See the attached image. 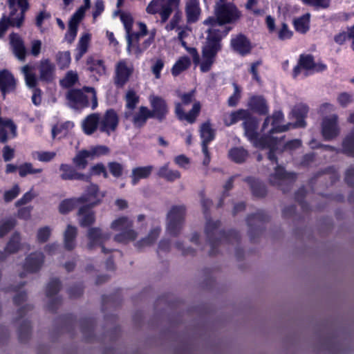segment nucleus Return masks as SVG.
Returning <instances> with one entry per match:
<instances>
[{
    "label": "nucleus",
    "mask_w": 354,
    "mask_h": 354,
    "mask_svg": "<svg viewBox=\"0 0 354 354\" xmlns=\"http://www.w3.org/2000/svg\"><path fill=\"white\" fill-rule=\"evenodd\" d=\"M194 90L190 92L181 93L177 92L178 97L182 102H175V113L180 121L185 120L188 123H194L199 115L201 105L199 101L195 99Z\"/></svg>",
    "instance_id": "obj_1"
},
{
    "label": "nucleus",
    "mask_w": 354,
    "mask_h": 354,
    "mask_svg": "<svg viewBox=\"0 0 354 354\" xmlns=\"http://www.w3.org/2000/svg\"><path fill=\"white\" fill-rule=\"evenodd\" d=\"M68 105L74 109H82L90 106L91 100V109L97 106V97L95 88L90 86H84L82 89L72 88L68 91L66 95Z\"/></svg>",
    "instance_id": "obj_2"
},
{
    "label": "nucleus",
    "mask_w": 354,
    "mask_h": 354,
    "mask_svg": "<svg viewBox=\"0 0 354 354\" xmlns=\"http://www.w3.org/2000/svg\"><path fill=\"white\" fill-rule=\"evenodd\" d=\"M186 214L183 205H174L167 214L166 232L172 236H178L183 229Z\"/></svg>",
    "instance_id": "obj_3"
},
{
    "label": "nucleus",
    "mask_w": 354,
    "mask_h": 354,
    "mask_svg": "<svg viewBox=\"0 0 354 354\" xmlns=\"http://www.w3.org/2000/svg\"><path fill=\"white\" fill-rule=\"evenodd\" d=\"M110 227L114 231H120L114 236V240L118 243L132 241L138 236V233L132 229L133 221L126 216L114 220L111 223Z\"/></svg>",
    "instance_id": "obj_4"
},
{
    "label": "nucleus",
    "mask_w": 354,
    "mask_h": 354,
    "mask_svg": "<svg viewBox=\"0 0 354 354\" xmlns=\"http://www.w3.org/2000/svg\"><path fill=\"white\" fill-rule=\"evenodd\" d=\"M180 0H152L146 8L147 13L154 15L158 13L161 21L165 23L171 12L178 8Z\"/></svg>",
    "instance_id": "obj_5"
},
{
    "label": "nucleus",
    "mask_w": 354,
    "mask_h": 354,
    "mask_svg": "<svg viewBox=\"0 0 354 354\" xmlns=\"http://www.w3.org/2000/svg\"><path fill=\"white\" fill-rule=\"evenodd\" d=\"M87 243L86 248L91 251L97 247H100L104 253H108L109 250L106 249L104 244L110 239L111 234L105 232L100 227H90L86 231Z\"/></svg>",
    "instance_id": "obj_6"
},
{
    "label": "nucleus",
    "mask_w": 354,
    "mask_h": 354,
    "mask_svg": "<svg viewBox=\"0 0 354 354\" xmlns=\"http://www.w3.org/2000/svg\"><path fill=\"white\" fill-rule=\"evenodd\" d=\"M295 178L294 173L286 172L283 167L277 166L274 173L270 176L269 181L270 184L279 187L285 193L289 191Z\"/></svg>",
    "instance_id": "obj_7"
},
{
    "label": "nucleus",
    "mask_w": 354,
    "mask_h": 354,
    "mask_svg": "<svg viewBox=\"0 0 354 354\" xmlns=\"http://www.w3.org/2000/svg\"><path fill=\"white\" fill-rule=\"evenodd\" d=\"M215 16L220 19V24H224L233 23L241 17V12L232 3H223L218 2L214 8Z\"/></svg>",
    "instance_id": "obj_8"
},
{
    "label": "nucleus",
    "mask_w": 354,
    "mask_h": 354,
    "mask_svg": "<svg viewBox=\"0 0 354 354\" xmlns=\"http://www.w3.org/2000/svg\"><path fill=\"white\" fill-rule=\"evenodd\" d=\"M221 48V43H216L212 40L205 42L203 48L202 62L200 64V68L203 73H207L211 69L215 62L216 54Z\"/></svg>",
    "instance_id": "obj_9"
},
{
    "label": "nucleus",
    "mask_w": 354,
    "mask_h": 354,
    "mask_svg": "<svg viewBox=\"0 0 354 354\" xmlns=\"http://www.w3.org/2000/svg\"><path fill=\"white\" fill-rule=\"evenodd\" d=\"M203 24L209 26L207 30L206 41L212 40L216 43H221L222 37L230 31V28L223 27V24H220V19L217 16L209 17L203 21Z\"/></svg>",
    "instance_id": "obj_10"
},
{
    "label": "nucleus",
    "mask_w": 354,
    "mask_h": 354,
    "mask_svg": "<svg viewBox=\"0 0 354 354\" xmlns=\"http://www.w3.org/2000/svg\"><path fill=\"white\" fill-rule=\"evenodd\" d=\"M133 66L126 59L118 61L115 66L113 81L118 88H122L133 73Z\"/></svg>",
    "instance_id": "obj_11"
},
{
    "label": "nucleus",
    "mask_w": 354,
    "mask_h": 354,
    "mask_svg": "<svg viewBox=\"0 0 354 354\" xmlns=\"http://www.w3.org/2000/svg\"><path fill=\"white\" fill-rule=\"evenodd\" d=\"M149 102L151 109L149 110L151 118H156L159 122L166 119L169 113V107L166 101L161 97L151 95Z\"/></svg>",
    "instance_id": "obj_12"
},
{
    "label": "nucleus",
    "mask_w": 354,
    "mask_h": 354,
    "mask_svg": "<svg viewBox=\"0 0 354 354\" xmlns=\"http://www.w3.org/2000/svg\"><path fill=\"white\" fill-rule=\"evenodd\" d=\"M104 192H100L97 185L91 183L85 189L84 194L79 197L82 204L88 205L95 207L101 203L102 198L105 196Z\"/></svg>",
    "instance_id": "obj_13"
},
{
    "label": "nucleus",
    "mask_w": 354,
    "mask_h": 354,
    "mask_svg": "<svg viewBox=\"0 0 354 354\" xmlns=\"http://www.w3.org/2000/svg\"><path fill=\"white\" fill-rule=\"evenodd\" d=\"M337 115H331L323 118L322 122V134L326 140H331L339 134Z\"/></svg>",
    "instance_id": "obj_14"
},
{
    "label": "nucleus",
    "mask_w": 354,
    "mask_h": 354,
    "mask_svg": "<svg viewBox=\"0 0 354 354\" xmlns=\"http://www.w3.org/2000/svg\"><path fill=\"white\" fill-rule=\"evenodd\" d=\"M118 122L116 112L113 109H109L104 115H100V131L109 136L116 130Z\"/></svg>",
    "instance_id": "obj_15"
},
{
    "label": "nucleus",
    "mask_w": 354,
    "mask_h": 354,
    "mask_svg": "<svg viewBox=\"0 0 354 354\" xmlns=\"http://www.w3.org/2000/svg\"><path fill=\"white\" fill-rule=\"evenodd\" d=\"M91 207L88 205H82L79 207L77 216L78 223L82 227H91L96 221L95 212L92 210Z\"/></svg>",
    "instance_id": "obj_16"
},
{
    "label": "nucleus",
    "mask_w": 354,
    "mask_h": 354,
    "mask_svg": "<svg viewBox=\"0 0 354 354\" xmlns=\"http://www.w3.org/2000/svg\"><path fill=\"white\" fill-rule=\"evenodd\" d=\"M266 219V216L263 212H258L248 218V234L251 240L254 239L255 236L259 235L261 232V226Z\"/></svg>",
    "instance_id": "obj_17"
},
{
    "label": "nucleus",
    "mask_w": 354,
    "mask_h": 354,
    "mask_svg": "<svg viewBox=\"0 0 354 354\" xmlns=\"http://www.w3.org/2000/svg\"><path fill=\"white\" fill-rule=\"evenodd\" d=\"M10 45L15 56L21 62H24L27 50L24 41L19 35L12 32L9 35Z\"/></svg>",
    "instance_id": "obj_18"
},
{
    "label": "nucleus",
    "mask_w": 354,
    "mask_h": 354,
    "mask_svg": "<svg viewBox=\"0 0 354 354\" xmlns=\"http://www.w3.org/2000/svg\"><path fill=\"white\" fill-rule=\"evenodd\" d=\"M16 84V80L11 72L7 69L0 71V91L3 98L7 93L15 91Z\"/></svg>",
    "instance_id": "obj_19"
},
{
    "label": "nucleus",
    "mask_w": 354,
    "mask_h": 354,
    "mask_svg": "<svg viewBox=\"0 0 354 354\" xmlns=\"http://www.w3.org/2000/svg\"><path fill=\"white\" fill-rule=\"evenodd\" d=\"M44 261V255L42 252H32L26 257L24 264V268L28 272H36L41 269Z\"/></svg>",
    "instance_id": "obj_20"
},
{
    "label": "nucleus",
    "mask_w": 354,
    "mask_h": 354,
    "mask_svg": "<svg viewBox=\"0 0 354 354\" xmlns=\"http://www.w3.org/2000/svg\"><path fill=\"white\" fill-rule=\"evenodd\" d=\"M185 12L187 24L197 22L201 14L199 0H186Z\"/></svg>",
    "instance_id": "obj_21"
},
{
    "label": "nucleus",
    "mask_w": 354,
    "mask_h": 354,
    "mask_svg": "<svg viewBox=\"0 0 354 354\" xmlns=\"http://www.w3.org/2000/svg\"><path fill=\"white\" fill-rule=\"evenodd\" d=\"M62 171L61 178L64 180H78L85 182H90L91 176L86 174L77 172L72 166L67 164H62L59 167Z\"/></svg>",
    "instance_id": "obj_22"
},
{
    "label": "nucleus",
    "mask_w": 354,
    "mask_h": 354,
    "mask_svg": "<svg viewBox=\"0 0 354 354\" xmlns=\"http://www.w3.org/2000/svg\"><path fill=\"white\" fill-rule=\"evenodd\" d=\"M258 120L256 118L252 117L250 113L243 123L245 130V135L247 138L257 146L259 144V139H257V129L258 127Z\"/></svg>",
    "instance_id": "obj_23"
},
{
    "label": "nucleus",
    "mask_w": 354,
    "mask_h": 354,
    "mask_svg": "<svg viewBox=\"0 0 354 354\" xmlns=\"http://www.w3.org/2000/svg\"><path fill=\"white\" fill-rule=\"evenodd\" d=\"M55 66L48 59H43L39 62V80L50 82L55 79Z\"/></svg>",
    "instance_id": "obj_24"
},
{
    "label": "nucleus",
    "mask_w": 354,
    "mask_h": 354,
    "mask_svg": "<svg viewBox=\"0 0 354 354\" xmlns=\"http://www.w3.org/2000/svg\"><path fill=\"white\" fill-rule=\"evenodd\" d=\"M100 114L98 113H91L82 122L83 131L86 135L93 134L97 129H100Z\"/></svg>",
    "instance_id": "obj_25"
},
{
    "label": "nucleus",
    "mask_w": 354,
    "mask_h": 354,
    "mask_svg": "<svg viewBox=\"0 0 354 354\" xmlns=\"http://www.w3.org/2000/svg\"><path fill=\"white\" fill-rule=\"evenodd\" d=\"M231 46L234 50L241 55L250 53L252 48L250 41L242 34H239L231 39Z\"/></svg>",
    "instance_id": "obj_26"
},
{
    "label": "nucleus",
    "mask_w": 354,
    "mask_h": 354,
    "mask_svg": "<svg viewBox=\"0 0 354 354\" xmlns=\"http://www.w3.org/2000/svg\"><path fill=\"white\" fill-rule=\"evenodd\" d=\"M220 225V222L216 221H207L205 232L207 236V239L209 242V245L211 248V250L209 251V254L211 255H214L216 253V251H214V248L217 245V241L214 240L213 238L216 236L218 228Z\"/></svg>",
    "instance_id": "obj_27"
},
{
    "label": "nucleus",
    "mask_w": 354,
    "mask_h": 354,
    "mask_svg": "<svg viewBox=\"0 0 354 354\" xmlns=\"http://www.w3.org/2000/svg\"><path fill=\"white\" fill-rule=\"evenodd\" d=\"M299 64L303 69L306 71L320 72L326 68V66L324 64L315 63L313 56L311 55H300Z\"/></svg>",
    "instance_id": "obj_28"
},
{
    "label": "nucleus",
    "mask_w": 354,
    "mask_h": 354,
    "mask_svg": "<svg viewBox=\"0 0 354 354\" xmlns=\"http://www.w3.org/2000/svg\"><path fill=\"white\" fill-rule=\"evenodd\" d=\"M269 117L271 118L272 120V128L269 130L270 134L286 131L292 126V123H288L286 125L279 124L283 119V115L281 111H275L272 116Z\"/></svg>",
    "instance_id": "obj_29"
},
{
    "label": "nucleus",
    "mask_w": 354,
    "mask_h": 354,
    "mask_svg": "<svg viewBox=\"0 0 354 354\" xmlns=\"http://www.w3.org/2000/svg\"><path fill=\"white\" fill-rule=\"evenodd\" d=\"M77 235V227L68 224L64 232V245L66 250H72L75 248Z\"/></svg>",
    "instance_id": "obj_30"
},
{
    "label": "nucleus",
    "mask_w": 354,
    "mask_h": 354,
    "mask_svg": "<svg viewBox=\"0 0 354 354\" xmlns=\"http://www.w3.org/2000/svg\"><path fill=\"white\" fill-rule=\"evenodd\" d=\"M153 169L152 165L137 167L132 169L131 174V184L136 185L141 179L147 178Z\"/></svg>",
    "instance_id": "obj_31"
},
{
    "label": "nucleus",
    "mask_w": 354,
    "mask_h": 354,
    "mask_svg": "<svg viewBox=\"0 0 354 354\" xmlns=\"http://www.w3.org/2000/svg\"><path fill=\"white\" fill-rule=\"evenodd\" d=\"M161 227L160 226L153 227L145 238L140 240L136 243V247L141 250L145 247L151 245L159 237Z\"/></svg>",
    "instance_id": "obj_32"
},
{
    "label": "nucleus",
    "mask_w": 354,
    "mask_h": 354,
    "mask_svg": "<svg viewBox=\"0 0 354 354\" xmlns=\"http://www.w3.org/2000/svg\"><path fill=\"white\" fill-rule=\"evenodd\" d=\"M308 106L305 104H297L292 110V113L294 117L297 119L295 123L292 124V127H304L306 122L304 118L306 117L308 113Z\"/></svg>",
    "instance_id": "obj_33"
},
{
    "label": "nucleus",
    "mask_w": 354,
    "mask_h": 354,
    "mask_svg": "<svg viewBox=\"0 0 354 354\" xmlns=\"http://www.w3.org/2000/svg\"><path fill=\"white\" fill-rule=\"evenodd\" d=\"M277 140L276 138L271 137L270 136H263L259 139V144L257 146L261 147H268L270 148V151L268 154V159L277 163V158L274 154V147L277 145Z\"/></svg>",
    "instance_id": "obj_34"
},
{
    "label": "nucleus",
    "mask_w": 354,
    "mask_h": 354,
    "mask_svg": "<svg viewBox=\"0 0 354 354\" xmlns=\"http://www.w3.org/2000/svg\"><path fill=\"white\" fill-rule=\"evenodd\" d=\"M151 118L149 109L146 106H140L132 118V122L136 127L140 128L145 124L148 118Z\"/></svg>",
    "instance_id": "obj_35"
},
{
    "label": "nucleus",
    "mask_w": 354,
    "mask_h": 354,
    "mask_svg": "<svg viewBox=\"0 0 354 354\" xmlns=\"http://www.w3.org/2000/svg\"><path fill=\"white\" fill-rule=\"evenodd\" d=\"M249 106L252 110L261 115H266L268 111L265 99L260 96L251 97L249 102Z\"/></svg>",
    "instance_id": "obj_36"
},
{
    "label": "nucleus",
    "mask_w": 354,
    "mask_h": 354,
    "mask_svg": "<svg viewBox=\"0 0 354 354\" xmlns=\"http://www.w3.org/2000/svg\"><path fill=\"white\" fill-rule=\"evenodd\" d=\"M126 107L129 110L125 112L124 117L128 119L132 115V111L136 107L139 102V97L136 95V92L133 90L127 91L126 96Z\"/></svg>",
    "instance_id": "obj_37"
},
{
    "label": "nucleus",
    "mask_w": 354,
    "mask_h": 354,
    "mask_svg": "<svg viewBox=\"0 0 354 354\" xmlns=\"http://www.w3.org/2000/svg\"><path fill=\"white\" fill-rule=\"evenodd\" d=\"M158 176L166 180L172 182L180 178V173L178 170H172L169 168V163H166L158 171Z\"/></svg>",
    "instance_id": "obj_38"
},
{
    "label": "nucleus",
    "mask_w": 354,
    "mask_h": 354,
    "mask_svg": "<svg viewBox=\"0 0 354 354\" xmlns=\"http://www.w3.org/2000/svg\"><path fill=\"white\" fill-rule=\"evenodd\" d=\"M33 67L29 64L24 66L21 71L24 75L25 82L29 88H35L37 84V79L33 73Z\"/></svg>",
    "instance_id": "obj_39"
},
{
    "label": "nucleus",
    "mask_w": 354,
    "mask_h": 354,
    "mask_svg": "<svg viewBox=\"0 0 354 354\" xmlns=\"http://www.w3.org/2000/svg\"><path fill=\"white\" fill-rule=\"evenodd\" d=\"M82 198H71L62 201L59 205V211L62 214H66L72 211L75 207L82 205L80 200Z\"/></svg>",
    "instance_id": "obj_40"
},
{
    "label": "nucleus",
    "mask_w": 354,
    "mask_h": 354,
    "mask_svg": "<svg viewBox=\"0 0 354 354\" xmlns=\"http://www.w3.org/2000/svg\"><path fill=\"white\" fill-rule=\"evenodd\" d=\"M310 15L306 13L294 20V26L297 32L305 34L308 31L310 28Z\"/></svg>",
    "instance_id": "obj_41"
},
{
    "label": "nucleus",
    "mask_w": 354,
    "mask_h": 354,
    "mask_svg": "<svg viewBox=\"0 0 354 354\" xmlns=\"http://www.w3.org/2000/svg\"><path fill=\"white\" fill-rule=\"evenodd\" d=\"M10 9L11 10V11L9 16L7 17L10 21V26L20 28L24 23L25 12L26 11L21 10V11L18 12L16 8H12Z\"/></svg>",
    "instance_id": "obj_42"
},
{
    "label": "nucleus",
    "mask_w": 354,
    "mask_h": 354,
    "mask_svg": "<svg viewBox=\"0 0 354 354\" xmlns=\"http://www.w3.org/2000/svg\"><path fill=\"white\" fill-rule=\"evenodd\" d=\"M228 155L234 162L242 163L246 160L248 153L243 147H234L229 151Z\"/></svg>",
    "instance_id": "obj_43"
},
{
    "label": "nucleus",
    "mask_w": 354,
    "mask_h": 354,
    "mask_svg": "<svg viewBox=\"0 0 354 354\" xmlns=\"http://www.w3.org/2000/svg\"><path fill=\"white\" fill-rule=\"evenodd\" d=\"M250 112L247 110L239 109L230 113L228 118H225V125L230 126L239 120H245L248 117Z\"/></svg>",
    "instance_id": "obj_44"
},
{
    "label": "nucleus",
    "mask_w": 354,
    "mask_h": 354,
    "mask_svg": "<svg viewBox=\"0 0 354 354\" xmlns=\"http://www.w3.org/2000/svg\"><path fill=\"white\" fill-rule=\"evenodd\" d=\"M87 158H91L88 150H82L73 158V162L77 168L84 169L88 164Z\"/></svg>",
    "instance_id": "obj_45"
},
{
    "label": "nucleus",
    "mask_w": 354,
    "mask_h": 354,
    "mask_svg": "<svg viewBox=\"0 0 354 354\" xmlns=\"http://www.w3.org/2000/svg\"><path fill=\"white\" fill-rule=\"evenodd\" d=\"M247 182L250 185L252 194L257 197H263L266 194V189L263 183L252 178H247Z\"/></svg>",
    "instance_id": "obj_46"
},
{
    "label": "nucleus",
    "mask_w": 354,
    "mask_h": 354,
    "mask_svg": "<svg viewBox=\"0 0 354 354\" xmlns=\"http://www.w3.org/2000/svg\"><path fill=\"white\" fill-rule=\"evenodd\" d=\"M191 65V61L187 57H180L171 68V73L174 76L178 75L181 72L187 69Z\"/></svg>",
    "instance_id": "obj_47"
},
{
    "label": "nucleus",
    "mask_w": 354,
    "mask_h": 354,
    "mask_svg": "<svg viewBox=\"0 0 354 354\" xmlns=\"http://www.w3.org/2000/svg\"><path fill=\"white\" fill-rule=\"evenodd\" d=\"M21 238L19 233L15 232L12 234L6 246V252L11 254L16 253L20 248Z\"/></svg>",
    "instance_id": "obj_48"
},
{
    "label": "nucleus",
    "mask_w": 354,
    "mask_h": 354,
    "mask_svg": "<svg viewBox=\"0 0 354 354\" xmlns=\"http://www.w3.org/2000/svg\"><path fill=\"white\" fill-rule=\"evenodd\" d=\"M201 137L202 142L209 143L214 138V131L209 122H205L201 127Z\"/></svg>",
    "instance_id": "obj_49"
},
{
    "label": "nucleus",
    "mask_w": 354,
    "mask_h": 354,
    "mask_svg": "<svg viewBox=\"0 0 354 354\" xmlns=\"http://www.w3.org/2000/svg\"><path fill=\"white\" fill-rule=\"evenodd\" d=\"M141 36L136 33H131V32H127V51L129 53L131 50H133L136 54V46H140L139 44V39Z\"/></svg>",
    "instance_id": "obj_50"
},
{
    "label": "nucleus",
    "mask_w": 354,
    "mask_h": 354,
    "mask_svg": "<svg viewBox=\"0 0 354 354\" xmlns=\"http://www.w3.org/2000/svg\"><path fill=\"white\" fill-rule=\"evenodd\" d=\"M90 40V35L88 34L84 35L78 42L77 50L78 51L75 56V59L79 60L83 55L87 51L88 46Z\"/></svg>",
    "instance_id": "obj_51"
},
{
    "label": "nucleus",
    "mask_w": 354,
    "mask_h": 354,
    "mask_svg": "<svg viewBox=\"0 0 354 354\" xmlns=\"http://www.w3.org/2000/svg\"><path fill=\"white\" fill-rule=\"evenodd\" d=\"M77 80V73L70 71L66 73L65 77L60 81V84L64 87L68 88L73 86Z\"/></svg>",
    "instance_id": "obj_52"
},
{
    "label": "nucleus",
    "mask_w": 354,
    "mask_h": 354,
    "mask_svg": "<svg viewBox=\"0 0 354 354\" xmlns=\"http://www.w3.org/2000/svg\"><path fill=\"white\" fill-rule=\"evenodd\" d=\"M56 60L60 68H67L71 63L70 52H59L56 55Z\"/></svg>",
    "instance_id": "obj_53"
},
{
    "label": "nucleus",
    "mask_w": 354,
    "mask_h": 354,
    "mask_svg": "<svg viewBox=\"0 0 354 354\" xmlns=\"http://www.w3.org/2000/svg\"><path fill=\"white\" fill-rule=\"evenodd\" d=\"M19 176L24 177L28 174H39L42 171V169H34L32 165L26 162L18 167Z\"/></svg>",
    "instance_id": "obj_54"
},
{
    "label": "nucleus",
    "mask_w": 354,
    "mask_h": 354,
    "mask_svg": "<svg viewBox=\"0 0 354 354\" xmlns=\"http://www.w3.org/2000/svg\"><path fill=\"white\" fill-rule=\"evenodd\" d=\"M343 150L346 153L354 156V129L344 140Z\"/></svg>",
    "instance_id": "obj_55"
},
{
    "label": "nucleus",
    "mask_w": 354,
    "mask_h": 354,
    "mask_svg": "<svg viewBox=\"0 0 354 354\" xmlns=\"http://www.w3.org/2000/svg\"><path fill=\"white\" fill-rule=\"evenodd\" d=\"M107 167L109 168V170L110 173L115 177V178H120L123 174L124 171V166L118 162H110L108 163Z\"/></svg>",
    "instance_id": "obj_56"
},
{
    "label": "nucleus",
    "mask_w": 354,
    "mask_h": 354,
    "mask_svg": "<svg viewBox=\"0 0 354 354\" xmlns=\"http://www.w3.org/2000/svg\"><path fill=\"white\" fill-rule=\"evenodd\" d=\"M60 282L56 279L50 281L46 287V296L51 297L55 295L60 290Z\"/></svg>",
    "instance_id": "obj_57"
},
{
    "label": "nucleus",
    "mask_w": 354,
    "mask_h": 354,
    "mask_svg": "<svg viewBox=\"0 0 354 354\" xmlns=\"http://www.w3.org/2000/svg\"><path fill=\"white\" fill-rule=\"evenodd\" d=\"M33 158L41 162H49L53 160L56 153L53 151H35L32 153Z\"/></svg>",
    "instance_id": "obj_58"
},
{
    "label": "nucleus",
    "mask_w": 354,
    "mask_h": 354,
    "mask_svg": "<svg viewBox=\"0 0 354 354\" xmlns=\"http://www.w3.org/2000/svg\"><path fill=\"white\" fill-rule=\"evenodd\" d=\"M234 93L229 97L227 100V104L229 106H236L241 98V89L236 83H233Z\"/></svg>",
    "instance_id": "obj_59"
},
{
    "label": "nucleus",
    "mask_w": 354,
    "mask_h": 354,
    "mask_svg": "<svg viewBox=\"0 0 354 354\" xmlns=\"http://www.w3.org/2000/svg\"><path fill=\"white\" fill-rule=\"evenodd\" d=\"M51 234V229L48 226L41 227L37 233V239L39 243L46 242Z\"/></svg>",
    "instance_id": "obj_60"
},
{
    "label": "nucleus",
    "mask_w": 354,
    "mask_h": 354,
    "mask_svg": "<svg viewBox=\"0 0 354 354\" xmlns=\"http://www.w3.org/2000/svg\"><path fill=\"white\" fill-rule=\"evenodd\" d=\"M304 3L313 6L316 8H328L330 6V0H301Z\"/></svg>",
    "instance_id": "obj_61"
},
{
    "label": "nucleus",
    "mask_w": 354,
    "mask_h": 354,
    "mask_svg": "<svg viewBox=\"0 0 354 354\" xmlns=\"http://www.w3.org/2000/svg\"><path fill=\"white\" fill-rule=\"evenodd\" d=\"M20 188L18 185H15L12 189L4 192L3 199L5 202L9 203L15 199L19 194Z\"/></svg>",
    "instance_id": "obj_62"
},
{
    "label": "nucleus",
    "mask_w": 354,
    "mask_h": 354,
    "mask_svg": "<svg viewBox=\"0 0 354 354\" xmlns=\"http://www.w3.org/2000/svg\"><path fill=\"white\" fill-rule=\"evenodd\" d=\"M91 174H86L87 176H90L91 177L92 175H100L102 174L104 178H108V173L106 170L105 166L102 163H97L90 169Z\"/></svg>",
    "instance_id": "obj_63"
},
{
    "label": "nucleus",
    "mask_w": 354,
    "mask_h": 354,
    "mask_svg": "<svg viewBox=\"0 0 354 354\" xmlns=\"http://www.w3.org/2000/svg\"><path fill=\"white\" fill-rule=\"evenodd\" d=\"M15 225V221L14 219H9L2 222L0 225V236L2 237L5 236Z\"/></svg>",
    "instance_id": "obj_64"
}]
</instances>
